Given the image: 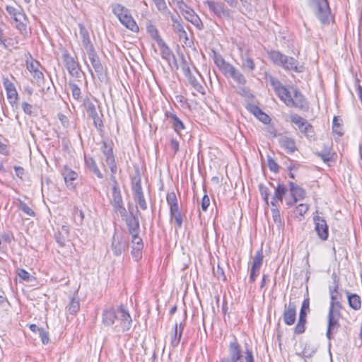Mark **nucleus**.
<instances>
[{"mask_svg": "<svg viewBox=\"0 0 362 362\" xmlns=\"http://www.w3.org/2000/svg\"><path fill=\"white\" fill-rule=\"evenodd\" d=\"M102 321L105 326H112L115 322H119L116 325L115 329L117 331L125 332L131 329L132 320L127 310L120 305L117 308L110 307L103 310L102 315Z\"/></svg>", "mask_w": 362, "mask_h": 362, "instance_id": "obj_1", "label": "nucleus"}, {"mask_svg": "<svg viewBox=\"0 0 362 362\" xmlns=\"http://www.w3.org/2000/svg\"><path fill=\"white\" fill-rule=\"evenodd\" d=\"M228 356L231 362H255L252 349L246 344L243 349L235 338L229 343Z\"/></svg>", "mask_w": 362, "mask_h": 362, "instance_id": "obj_2", "label": "nucleus"}, {"mask_svg": "<svg viewBox=\"0 0 362 362\" xmlns=\"http://www.w3.org/2000/svg\"><path fill=\"white\" fill-rule=\"evenodd\" d=\"M310 6L322 23H329L331 11L327 0H310Z\"/></svg>", "mask_w": 362, "mask_h": 362, "instance_id": "obj_3", "label": "nucleus"}, {"mask_svg": "<svg viewBox=\"0 0 362 362\" xmlns=\"http://www.w3.org/2000/svg\"><path fill=\"white\" fill-rule=\"evenodd\" d=\"M110 179L114 183L112 188V206H113L115 212L119 213L122 216H125L127 215V210L124 206L121 192L118 187L115 176L111 175Z\"/></svg>", "mask_w": 362, "mask_h": 362, "instance_id": "obj_4", "label": "nucleus"}, {"mask_svg": "<svg viewBox=\"0 0 362 362\" xmlns=\"http://www.w3.org/2000/svg\"><path fill=\"white\" fill-rule=\"evenodd\" d=\"M204 4L208 6L209 11L219 19L228 20L231 18V11L223 3L207 0L204 1Z\"/></svg>", "mask_w": 362, "mask_h": 362, "instance_id": "obj_5", "label": "nucleus"}, {"mask_svg": "<svg viewBox=\"0 0 362 362\" xmlns=\"http://www.w3.org/2000/svg\"><path fill=\"white\" fill-rule=\"evenodd\" d=\"M341 317L340 310L329 309L327 315V327L326 337L329 340L334 339V334L338 332L340 327L339 318Z\"/></svg>", "mask_w": 362, "mask_h": 362, "instance_id": "obj_6", "label": "nucleus"}, {"mask_svg": "<svg viewBox=\"0 0 362 362\" xmlns=\"http://www.w3.org/2000/svg\"><path fill=\"white\" fill-rule=\"evenodd\" d=\"M100 150L105 156V161L110 169L111 175H115L117 171V163L113 153L112 147L110 144L105 141H103Z\"/></svg>", "mask_w": 362, "mask_h": 362, "instance_id": "obj_7", "label": "nucleus"}, {"mask_svg": "<svg viewBox=\"0 0 362 362\" xmlns=\"http://www.w3.org/2000/svg\"><path fill=\"white\" fill-rule=\"evenodd\" d=\"M62 57L69 74L73 77L79 78L81 67L77 60L74 57L71 56L67 50H64Z\"/></svg>", "mask_w": 362, "mask_h": 362, "instance_id": "obj_8", "label": "nucleus"}, {"mask_svg": "<svg viewBox=\"0 0 362 362\" xmlns=\"http://www.w3.org/2000/svg\"><path fill=\"white\" fill-rule=\"evenodd\" d=\"M6 10L17 23L16 28L18 30H19L22 34H25L27 33V25L25 23L27 18L25 14L21 12L20 9L16 8L11 6H7Z\"/></svg>", "mask_w": 362, "mask_h": 362, "instance_id": "obj_9", "label": "nucleus"}, {"mask_svg": "<svg viewBox=\"0 0 362 362\" xmlns=\"http://www.w3.org/2000/svg\"><path fill=\"white\" fill-rule=\"evenodd\" d=\"M179 9L180 10L185 18L190 22L192 25H194L199 30H202L204 28L201 18L193 9L188 7L186 4L185 6Z\"/></svg>", "mask_w": 362, "mask_h": 362, "instance_id": "obj_10", "label": "nucleus"}, {"mask_svg": "<svg viewBox=\"0 0 362 362\" xmlns=\"http://www.w3.org/2000/svg\"><path fill=\"white\" fill-rule=\"evenodd\" d=\"M128 240L121 234L115 233L112 237L111 249L115 256H119L126 250Z\"/></svg>", "mask_w": 362, "mask_h": 362, "instance_id": "obj_11", "label": "nucleus"}, {"mask_svg": "<svg viewBox=\"0 0 362 362\" xmlns=\"http://www.w3.org/2000/svg\"><path fill=\"white\" fill-rule=\"evenodd\" d=\"M88 59L91 63L93 68L96 72L99 80L103 81L104 78V68L102 65L100 58L98 56L95 49L86 52Z\"/></svg>", "mask_w": 362, "mask_h": 362, "instance_id": "obj_12", "label": "nucleus"}, {"mask_svg": "<svg viewBox=\"0 0 362 362\" xmlns=\"http://www.w3.org/2000/svg\"><path fill=\"white\" fill-rule=\"evenodd\" d=\"M315 222V230L318 237L322 240H326L329 236L328 226L326 221L319 216L313 218Z\"/></svg>", "mask_w": 362, "mask_h": 362, "instance_id": "obj_13", "label": "nucleus"}, {"mask_svg": "<svg viewBox=\"0 0 362 362\" xmlns=\"http://www.w3.org/2000/svg\"><path fill=\"white\" fill-rule=\"evenodd\" d=\"M296 317V305L295 302L289 301L288 304H285L283 314L284 322L287 325L294 324Z\"/></svg>", "mask_w": 362, "mask_h": 362, "instance_id": "obj_14", "label": "nucleus"}, {"mask_svg": "<svg viewBox=\"0 0 362 362\" xmlns=\"http://www.w3.org/2000/svg\"><path fill=\"white\" fill-rule=\"evenodd\" d=\"M342 295L338 291V285L337 284L333 289H330V305L329 309L341 310L342 305Z\"/></svg>", "mask_w": 362, "mask_h": 362, "instance_id": "obj_15", "label": "nucleus"}, {"mask_svg": "<svg viewBox=\"0 0 362 362\" xmlns=\"http://www.w3.org/2000/svg\"><path fill=\"white\" fill-rule=\"evenodd\" d=\"M290 193L293 197V202H287L288 205L296 203L298 200H302L305 197V191L302 187L296 185L293 182H289Z\"/></svg>", "mask_w": 362, "mask_h": 362, "instance_id": "obj_16", "label": "nucleus"}, {"mask_svg": "<svg viewBox=\"0 0 362 362\" xmlns=\"http://www.w3.org/2000/svg\"><path fill=\"white\" fill-rule=\"evenodd\" d=\"M279 144L288 153H294L297 149L295 140L286 135L279 136Z\"/></svg>", "mask_w": 362, "mask_h": 362, "instance_id": "obj_17", "label": "nucleus"}, {"mask_svg": "<svg viewBox=\"0 0 362 362\" xmlns=\"http://www.w3.org/2000/svg\"><path fill=\"white\" fill-rule=\"evenodd\" d=\"M4 86L5 87L7 98L9 103L12 105H14L17 103L18 98V94L14 84L8 79H5L4 81Z\"/></svg>", "mask_w": 362, "mask_h": 362, "instance_id": "obj_18", "label": "nucleus"}, {"mask_svg": "<svg viewBox=\"0 0 362 362\" xmlns=\"http://www.w3.org/2000/svg\"><path fill=\"white\" fill-rule=\"evenodd\" d=\"M165 117L169 120L173 129L178 134H180V131L185 129L184 123L177 117L175 114L171 112H165Z\"/></svg>", "mask_w": 362, "mask_h": 362, "instance_id": "obj_19", "label": "nucleus"}, {"mask_svg": "<svg viewBox=\"0 0 362 362\" xmlns=\"http://www.w3.org/2000/svg\"><path fill=\"white\" fill-rule=\"evenodd\" d=\"M62 175L66 186L69 188H74L73 182L78 178V173L67 165H65L62 170Z\"/></svg>", "mask_w": 362, "mask_h": 362, "instance_id": "obj_20", "label": "nucleus"}, {"mask_svg": "<svg viewBox=\"0 0 362 362\" xmlns=\"http://www.w3.org/2000/svg\"><path fill=\"white\" fill-rule=\"evenodd\" d=\"M282 64L281 65L284 69L288 71H293L295 72H301L302 66H299L298 62L292 57L285 55Z\"/></svg>", "mask_w": 362, "mask_h": 362, "instance_id": "obj_21", "label": "nucleus"}, {"mask_svg": "<svg viewBox=\"0 0 362 362\" xmlns=\"http://www.w3.org/2000/svg\"><path fill=\"white\" fill-rule=\"evenodd\" d=\"M158 45L160 47L162 58L168 62H170L173 59L177 69L178 65L176 62V58L173 52L171 51V49H170V47L164 42V40H160V42L158 44Z\"/></svg>", "mask_w": 362, "mask_h": 362, "instance_id": "obj_22", "label": "nucleus"}, {"mask_svg": "<svg viewBox=\"0 0 362 362\" xmlns=\"http://www.w3.org/2000/svg\"><path fill=\"white\" fill-rule=\"evenodd\" d=\"M293 103H291L290 106H294L300 110H305L308 108V103L302 95V93L298 90L294 89V97L293 98Z\"/></svg>", "mask_w": 362, "mask_h": 362, "instance_id": "obj_23", "label": "nucleus"}, {"mask_svg": "<svg viewBox=\"0 0 362 362\" xmlns=\"http://www.w3.org/2000/svg\"><path fill=\"white\" fill-rule=\"evenodd\" d=\"M126 223L130 235L139 233V221L137 216L131 214V216L127 218Z\"/></svg>", "mask_w": 362, "mask_h": 362, "instance_id": "obj_24", "label": "nucleus"}, {"mask_svg": "<svg viewBox=\"0 0 362 362\" xmlns=\"http://www.w3.org/2000/svg\"><path fill=\"white\" fill-rule=\"evenodd\" d=\"M249 111L252 113L259 121L264 124L270 122V117L264 113L258 106L250 105L248 107Z\"/></svg>", "mask_w": 362, "mask_h": 362, "instance_id": "obj_25", "label": "nucleus"}, {"mask_svg": "<svg viewBox=\"0 0 362 362\" xmlns=\"http://www.w3.org/2000/svg\"><path fill=\"white\" fill-rule=\"evenodd\" d=\"M119 21L123 25H124L127 28L129 29L130 30L133 32L139 31V27L135 21L133 19L132 16H131L129 11L124 16H122V18L119 19Z\"/></svg>", "mask_w": 362, "mask_h": 362, "instance_id": "obj_26", "label": "nucleus"}, {"mask_svg": "<svg viewBox=\"0 0 362 362\" xmlns=\"http://www.w3.org/2000/svg\"><path fill=\"white\" fill-rule=\"evenodd\" d=\"M79 34L81 38L82 45L86 52L95 49L90 42L88 30L82 25H80Z\"/></svg>", "mask_w": 362, "mask_h": 362, "instance_id": "obj_27", "label": "nucleus"}, {"mask_svg": "<svg viewBox=\"0 0 362 362\" xmlns=\"http://www.w3.org/2000/svg\"><path fill=\"white\" fill-rule=\"evenodd\" d=\"M286 191L287 189L283 184H278L277 187L275 188V193L271 202V204L273 207H276V203L277 201L282 202L283 197L285 195Z\"/></svg>", "mask_w": 362, "mask_h": 362, "instance_id": "obj_28", "label": "nucleus"}, {"mask_svg": "<svg viewBox=\"0 0 362 362\" xmlns=\"http://www.w3.org/2000/svg\"><path fill=\"white\" fill-rule=\"evenodd\" d=\"M132 244V254L139 256L140 252L143 249L144 244L142 239L139 236V234H131Z\"/></svg>", "mask_w": 362, "mask_h": 362, "instance_id": "obj_29", "label": "nucleus"}, {"mask_svg": "<svg viewBox=\"0 0 362 362\" xmlns=\"http://www.w3.org/2000/svg\"><path fill=\"white\" fill-rule=\"evenodd\" d=\"M86 166L99 178L103 179V175L98 168L95 159L93 157L85 156Z\"/></svg>", "mask_w": 362, "mask_h": 362, "instance_id": "obj_30", "label": "nucleus"}, {"mask_svg": "<svg viewBox=\"0 0 362 362\" xmlns=\"http://www.w3.org/2000/svg\"><path fill=\"white\" fill-rule=\"evenodd\" d=\"M175 31L177 33L180 40L182 42L183 45L191 47L192 42L188 38L187 33L182 25L173 28Z\"/></svg>", "mask_w": 362, "mask_h": 362, "instance_id": "obj_31", "label": "nucleus"}, {"mask_svg": "<svg viewBox=\"0 0 362 362\" xmlns=\"http://www.w3.org/2000/svg\"><path fill=\"white\" fill-rule=\"evenodd\" d=\"M349 305L355 310H358L361 307V300L358 295L349 293L346 292Z\"/></svg>", "mask_w": 362, "mask_h": 362, "instance_id": "obj_32", "label": "nucleus"}, {"mask_svg": "<svg viewBox=\"0 0 362 362\" xmlns=\"http://www.w3.org/2000/svg\"><path fill=\"white\" fill-rule=\"evenodd\" d=\"M263 252L262 250H258L252 259L251 269L253 271H257L259 272L261 267L263 264Z\"/></svg>", "mask_w": 362, "mask_h": 362, "instance_id": "obj_33", "label": "nucleus"}, {"mask_svg": "<svg viewBox=\"0 0 362 362\" xmlns=\"http://www.w3.org/2000/svg\"><path fill=\"white\" fill-rule=\"evenodd\" d=\"M276 95L279 98L283 100L287 106H290L291 103H293V97L288 90L284 86L277 93Z\"/></svg>", "mask_w": 362, "mask_h": 362, "instance_id": "obj_34", "label": "nucleus"}, {"mask_svg": "<svg viewBox=\"0 0 362 362\" xmlns=\"http://www.w3.org/2000/svg\"><path fill=\"white\" fill-rule=\"evenodd\" d=\"M241 67L248 71H253L255 69V64L252 58L247 55H242Z\"/></svg>", "mask_w": 362, "mask_h": 362, "instance_id": "obj_35", "label": "nucleus"}, {"mask_svg": "<svg viewBox=\"0 0 362 362\" xmlns=\"http://www.w3.org/2000/svg\"><path fill=\"white\" fill-rule=\"evenodd\" d=\"M111 8L112 13L117 17L118 19H120L122 16H124L129 11L128 8L120 4H112L111 5Z\"/></svg>", "mask_w": 362, "mask_h": 362, "instance_id": "obj_36", "label": "nucleus"}, {"mask_svg": "<svg viewBox=\"0 0 362 362\" xmlns=\"http://www.w3.org/2000/svg\"><path fill=\"white\" fill-rule=\"evenodd\" d=\"M229 77L232 78L239 85L245 86L247 83L245 76L236 68L233 69Z\"/></svg>", "mask_w": 362, "mask_h": 362, "instance_id": "obj_37", "label": "nucleus"}, {"mask_svg": "<svg viewBox=\"0 0 362 362\" xmlns=\"http://www.w3.org/2000/svg\"><path fill=\"white\" fill-rule=\"evenodd\" d=\"M269 58L276 64L281 66L284 59L285 58V54H282L279 51L276 50H271L269 53Z\"/></svg>", "mask_w": 362, "mask_h": 362, "instance_id": "obj_38", "label": "nucleus"}, {"mask_svg": "<svg viewBox=\"0 0 362 362\" xmlns=\"http://www.w3.org/2000/svg\"><path fill=\"white\" fill-rule=\"evenodd\" d=\"M302 134H303L310 141L315 140V133L314 131V127L307 122L303 126V129L300 131Z\"/></svg>", "mask_w": 362, "mask_h": 362, "instance_id": "obj_39", "label": "nucleus"}, {"mask_svg": "<svg viewBox=\"0 0 362 362\" xmlns=\"http://www.w3.org/2000/svg\"><path fill=\"white\" fill-rule=\"evenodd\" d=\"M132 188L134 196L143 193L142 187H141V179L139 175L135 176L132 178Z\"/></svg>", "mask_w": 362, "mask_h": 362, "instance_id": "obj_40", "label": "nucleus"}, {"mask_svg": "<svg viewBox=\"0 0 362 362\" xmlns=\"http://www.w3.org/2000/svg\"><path fill=\"white\" fill-rule=\"evenodd\" d=\"M16 206L28 216L34 217L35 216V211L26 203L21 199H18Z\"/></svg>", "mask_w": 362, "mask_h": 362, "instance_id": "obj_41", "label": "nucleus"}, {"mask_svg": "<svg viewBox=\"0 0 362 362\" xmlns=\"http://www.w3.org/2000/svg\"><path fill=\"white\" fill-rule=\"evenodd\" d=\"M166 200L170 207V210L179 208L177 199L174 192H169L167 194Z\"/></svg>", "mask_w": 362, "mask_h": 362, "instance_id": "obj_42", "label": "nucleus"}, {"mask_svg": "<svg viewBox=\"0 0 362 362\" xmlns=\"http://www.w3.org/2000/svg\"><path fill=\"white\" fill-rule=\"evenodd\" d=\"M187 78L188 79L189 83L194 88V90H196L197 92L203 95L205 93L204 87L199 83V82L194 76L191 75Z\"/></svg>", "mask_w": 362, "mask_h": 362, "instance_id": "obj_43", "label": "nucleus"}, {"mask_svg": "<svg viewBox=\"0 0 362 362\" xmlns=\"http://www.w3.org/2000/svg\"><path fill=\"white\" fill-rule=\"evenodd\" d=\"M147 32L150 36L157 42V44L160 42V40H163L159 35L158 30L155 25L149 24L147 26Z\"/></svg>", "mask_w": 362, "mask_h": 362, "instance_id": "obj_44", "label": "nucleus"}, {"mask_svg": "<svg viewBox=\"0 0 362 362\" xmlns=\"http://www.w3.org/2000/svg\"><path fill=\"white\" fill-rule=\"evenodd\" d=\"M170 213L171 218L175 220L177 227L181 228L182 225V217L179 211V208L170 210Z\"/></svg>", "mask_w": 362, "mask_h": 362, "instance_id": "obj_45", "label": "nucleus"}, {"mask_svg": "<svg viewBox=\"0 0 362 362\" xmlns=\"http://www.w3.org/2000/svg\"><path fill=\"white\" fill-rule=\"evenodd\" d=\"M291 122L296 124L300 131L308 121L298 115H293L291 116Z\"/></svg>", "mask_w": 362, "mask_h": 362, "instance_id": "obj_46", "label": "nucleus"}, {"mask_svg": "<svg viewBox=\"0 0 362 362\" xmlns=\"http://www.w3.org/2000/svg\"><path fill=\"white\" fill-rule=\"evenodd\" d=\"M310 312V300L309 298H305L303 301L301 308L299 313V318L306 319L308 313Z\"/></svg>", "mask_w": 362, "mask_h": 362, "instance_id": "obj_47", "label": "nucleus"}, {"mask_svg": "<svg viewBox=\"0 0 362 362\" xmlns=\"http://www.w3.org/2000/svg\"><path fill=\"white\" fill-rule=\"evenodd\" d=\"M157 9L163 14H170L165 0H153Z\"/></svg>", "mask_w": 362, "mask_h": 362, "instance_id": "obj_48", "label": "nucleus"}, {"mask_svg": "<svg viewBox=\"0 0 362 362\" xmlns=\"http://www.w3.org/2000/svg\"><path fill=\"white\" fill-rule=\"evenodd\" d=\"M74 220L78 226H81L83 223L84 219V214L81 210H79L78 207L74 209Z\"/></svg>", "mask_w": 362, "mask_h": 362, "instance_id": "obj_49", "label": "nucleus"}, {"mask_svg": "<svg viewBox=\"0 0 362 362\" xmlns=\"http://www.w3.org/2000/svg\"><path fill=\"white\" fill-rule=\"evenodd\" d=\"M85 107L89 117L93 118L98 115L95 105L92 102L88 100L85 103Z\"/></svg>", "mask_w": 362, "mask_h": 362, "instance_id": "obj_50", "label": "nucleus"}, {"mask_svg": "<svg viewBox=\"0 0 362 362\" xmlns=\"http://www.w3.org/2000/svg\"><path fill=\"white\" fill-rule=\"evenodd\" d=\"M17 44L18 42L16 39L8 37L3 40L1 45L4 47V49H10L11 48H18Z\"/></svg>", "mask_w": 362, "mask_h": 362, "instance_id": "obj_51", "label": "nucleus"}, {"mask_svg": "<svg viewBox=\"0 0 362 362\" xmlns=\"http://www.w3.org/2000/svg\"><path fill=\"white\" fill-rule=\"evenodd\" d=\"M80 309L78 300L71 298L69 304L68 310L70 314L75 315Z\"/></svg>", "mask_w": 362, "mask_h": 362, "instance_id": "obj_52", "label": "nucleus"}, {"mask_svg": "<svg viewBox=\"0 0 362 362\" xmlns=\"http://www.w3.org/2000/svg\"><path fill=\"white\" fill-rule=\"evenodd\" d=\"M306 319L299 318L297 325L294 328V332L296 334H303L305 330Z\"/></svg>", "mask_w": 362, "mask_h": 362, "instance_id": "obj_53", "label": "nucleus"}, {"mask_svg": "<svg viewBox=\"0 0 362 362\" xmlns=\"http://www.w3.org/2000/svg\"><path fill=\"white\" fill-rule=\"evenodd\" d=\"M182 334L178 333L177 330V324L176 323L174 328V334L172 336L171 338V345L173 347H176L178 346L180 339H181Z\"/></svg>", "mask_w": 362, "mask_h": 362, "instance_id": "obj_54", "label": "nucleus"}, {"mask_svg": "<svg viewBox=\"0 0 362 362\" xmlns=\"http://www.w3.org/2000/svg\"><path fill=\"white\" fill-rule=\"evenodd\" d=\"M69 85L71 90L72 97L75 100H78L81 93L80 88L74 83L69 82Z\"/></svg>", "mask_w": 362, "mask_h": 362, "instance_id": "obj_55", "label": "nucleus"}, {"mask_svg": "<svg viewBox=\"0 0 362 362\" xmlns=\"http://www.w3.org/2000/svg\"><path fill=\"white\" fill-rule=\"evenodd\" d=\"M134 201L138 203L142 210L147 209V203L145 200L144 193L134 196Z\"/></svg>", "mask_w": 362, "mask_h": 362, "instance_id": "obj_56", "label": "nucleus"}, {"mask_svg": "<svg viewBox=\"0 0 362 362\" xmlns=\"http://www.w3.org/2000/svg\"><path fill=\"white\" fill-rule=\"evenodd\" d=\"M235 67L228 62H226L223 65H222L220 68H218L222 73L227 77L230 76L232 71Z\"/></svg>", "mask_w": 362, "mask_h": 362, "instance_id": "obj_57", "label": "nucleus"}, {"mask_svg": "<svg viewBox=\"0 0 362 362\" xmlns=\"http://www.w3.org/2000/svg\"><path fill=\"white\" fill-rule=\"evenodd\" d=\"M213 60L214 64L220 68L222 65H223L226 61L223 58V57L216 52H213Z\"/></svg>", "mask_w": 362, "mask_h": 362, "instance_id": "obj_58", "label": "nucleus"}, {"mask_svg": "<svg viewBox=\"0 0 362 362\" xmlns=\"http://www.w3.org/2000/svg\"><path fill=\"white\" fill-rule=\"evenodd\" d=\"M267 164L271 171L274 173L279 172V165L271 156L267 157Z\"/></svg>", "mask_w": 362, "mask_h": 362, "instance_id": "obj_59", "label": "nucleus"}, {"mask_svg": "<svg viewBox=\"0 0 362 362\" xmlns=\"http://www.w3.org/2000/svg\"><path fill=\"white\" fill-rule=\"evenodd\" d=\"M27 69L30 73H34L39 70L40 64L37 61H34L31 59V62L27 61Z\"/></svg>", "mask_w": 362, "mask_h": 362, "instance_id": "obj_60", "label": "nucleus"}, {"mask_svg": "<svg viewBox=\"0 0 362 362\" xmlns=\"http://www.w3.org/2000/svg\"><path fill=\"white\" fill-rule=\"evenodd\" d=\"M269 82L276 93L284 87L281 83L274 77L271 76L269 78Z\"/></svg>", "mask_w": 362, "mask_h": 362, "instance_id": "obj_61", "label": "nucleus"}, {"mask_svg": "<svg viewBox=\"0 0 362 362\" xmlns=\"http://www.w3.org/2000/svg\"><path fill=\"white\" fill-rule=\"evenodd\" d=\"M337 121V117H334L332 122V130L334 133L337 134L339 136H341L343 132H341V127Z\"/></svg>", "mask_w": 362, "mask_h": 362, "instance_id": "obj_62", "label": "nucleus"}, {"mask_svg": "<svg viewBox=\"0 0 362 362\" xmlns=\"http://www.w3.org/2000/svg\"><path fill=\"white\" fill-rule=\"evenodd\" d=\"M17 274L21 279H23L25 281H28V282L30 281V275L26 270H25L23 269H18Z\"/></svg>", "mask_w": 362, "mask_h": 362, "instance_id": "obj_63", "label": "nucleus"}, {"mask_svg": "<svg viewBox=\"0 0 362 362\" xmlns=\"http://www.w3.org/2000/svg\"><path fill=\"white\" fill-rule=\"evenodd\" d=\"M308 205L300 204L296 209V213L303 216L308 210Z\"/></svg>", "mask_w": 362, "mask_h": 362, "instance_id": "obj_64", "label": "nucleus"}]
</instances>
